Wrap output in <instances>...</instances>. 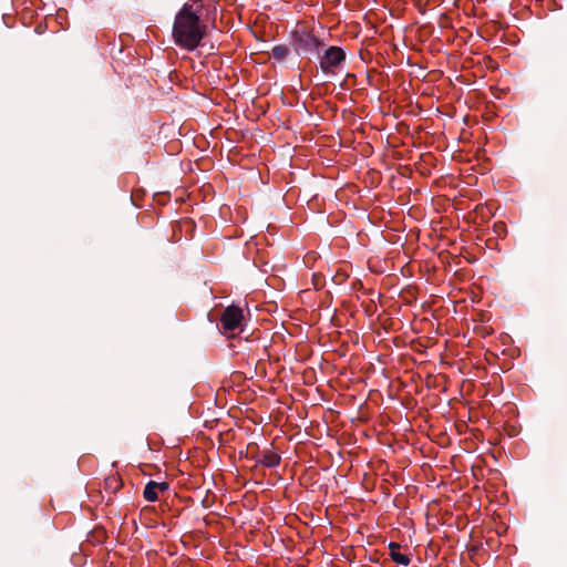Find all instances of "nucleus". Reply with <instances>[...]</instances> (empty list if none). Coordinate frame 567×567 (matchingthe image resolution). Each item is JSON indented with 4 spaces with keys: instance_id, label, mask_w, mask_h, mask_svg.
I'll return each mask as SVG.
<instances>
[{
    "instance_id": "nucleus-1",
    "label": "nucleus",
    "mask_w": 567,
    "mask_h": 567,
    "mask_svg": "<svg viewBox=\"0 0 567 567\" xmlns=\"http://www.w3.org/2000/svg\"><path fill=\"white\" fill-rule=\"evenodd\" d=\"M214 11V0H187L174 18L172 39L175 45L189 52L196 50L207 33Z\"/></svg>"
},
{
    "instance_id": "nucleus-2",
    "label": "nucleus",
    "mask_w": 567,
    "mask_h": 567,
    "mask_svg": "<svg viewBox=\"0 0 567 567\" xmlns=\"http://www.w3.org/2000/svg\"><path fill=\"white\" fill-rule=\"evenodd\" d=\"M244 313L237 306H228L220 316V324L224 333H234L241 326Z\"/></svg>"
},
{
    "instance_id": "nucleus-3",
    "label": "nucleus",
    "mask_w": 567,
    "mask_h": 567,
    "mask_svg": "<svg viewBox=\"0 0 567 567\" xmlns=\"http://www.w3.org/2000/svg\"><path fill=\"white\" fill-rule=\"evenodd\" d=\"M344 59L346 53L341 48L330 47L320 60V68L324 73H334Z\"/></svg>"
},
{
    "instance_id": "nucleus-4",
    "label": "nucleus",
    "mask_w": 567,
    "mask_h": 567,
    "mask_svg": "<svg viewBox=\"0 0 567 567\" xmlns=\"http://www.w3.org/2000/svg\"><path fill=\"white\" fill-rule=\"evenodd\" d=\"M168 487L166 482L150 481L144 488L143 496L147 502H156L159 494L166 492Z\"/></svg>"
},
{
    "instance_id": "nucleus-5",
    "label": "nucleus",
    "mask_w": 567,
    "mask_h": 567,
    "mask_svg": "<svg viewBox=\"0 0 567 567\" xmlns=\"http://www.w3.org/2000/svg\"><path fill=\"white\" fill-rule=\"evenodd\" d=\"M296 45H297V51L317 52L320 47V42L315 35L305 33V34L298 37V39L296 41Z\"/></svg>"
},
{
    "instance_id": "nucleus-6",
    "label": "nucleus",
    "mask_w": 567,
    "mask_h": 567,
    "mask_svg": "<svg viewBox=\"0 0 567 567\" xmlns=\"http://www.w3.org/2000/svg\"><path fill=\"white\" fill-rule=\"evenodd\" d=\"M389 551L391 559L401 566H409L411 559L408 555L401 553V545L394 542L389 544Z\"/></svg>"
},
{
    "instance_id": "nucleus-7",
    "label": "nucleus",
    "mask_w": 567,
    "mask_h": 567,
    "mask_svg": "<svg viewBox=\"0 0 567 567\" xmlns=\"http://www.w3.org/2000/svg\"><path fill=\"white\" fill-rule=\"evenodd\" d=\"M121 487H122V480L117 474H111L104 481V488L110 493H115Z\"/></svg>"
},
{
    "instance_id": "nucleus-8",
    "label": "nucleus",
    "mask_w": 567,
    "mask_h": 567,
    "mask_svg": "<svg viewBox=\"0 0 567 567\" xmlns=\"http://www.w3.org/2000/svg\"><path fill=\"white\" fill-rule=\"evenodd\" d=\"M280 463V456L272 451H267L262 454V457L260 460V464H262L266 467H275L279 465Z\"/></svg>"
},
{
    "instance_id": "nucleus-9",
    "label": "nucleus",
    "mask_w": 567,
    "mask_h": 567,
    "mask_svg": "<svg viewBox=\"0 0 567 567\" xmlns=\"http://www.w3.org/2000/svg\"><path fill=\"white\" fill-rule=\"evenodd\" d=\"M289 54V49L287 45H275L271 50V55L274 59L278 61L285 60Z\"/></svg>"
}]
</instances>
